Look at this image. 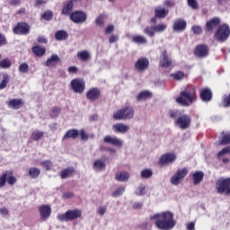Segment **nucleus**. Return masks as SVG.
Wrapping results in <instances>:
<instances>
[{"mask_svg":"<svg viewBox=\"0 0 230 230\" xmlns=\"http://www.w3.org/2000/svg\"><path fill=\"white\" fill-rule=\"evenodd\" d=\"M150 220L154 222L157 229L160 230H172L177 226L175 215L170 211L154 214L150 217Z\"/></svg>","mask_w":230,"mask_h":230,"instance_id":"f257e3e1","label":"nucleus"},{"mask_svg":"<svg viewBox=\"0 0 230 230\" xmlns=\"http://www.w3.org/2000/svg\"><path fill=\"white\" fill-rule=\"evenodd\" d=\"M136 116V110L132 106L123 107L113 112L112 119L115 121H128Z\"/></svg>","mask_w":230,"mask_h":230,"instance_id":"f03ea898","label":"nucleus"},{"mask_svg":"<svg viewBox=\"0 0 230 230\" xmlns=\"http://www.w3.org/2000/svg\"><path fill=\"white\" fill-rule=\"evenodd\" d=\"M196 101L197 97H195V91H190L188 88L181 91V96L176 99L177 103L183 105V107H190V103H193Z\"/></svg>","mask_w":230,"mask_h":230,"instance_id":"7ed1b4c3","label":"nucleus"},{"mask_svg":"<svg viewBox=\"0 0 230 230\" xmlns=\"http://www.w3.org/2000/svg\"><path fill=\"white\" fill-rule=\"evenodd\" d=\"M82 217V211L79 209H70L65 214H58L57 218L59 222H73L78 220Z\"/></svg>","mask_w":230,"mask_h":230,"instance_id":"20e7f679","label":"nucleus"},{"mask_svg":"<svg viewBox=\"0 0 230 230\" xmlns=\"http://www.w3.org/2000/svg\"><path fill=\"white\" fill-rule=\"evenodd\" d=\"M230 29L226 24L221 25L218 27L217 31L215 33V39L217 42H225L229 39Z\"/></svg>","mask_w":230,"mask_h":230,"instance_id":"39448f33","label":"nucleus"},{"mask_svg":"<svg viewBox=\"0 0 230 230\" xmlns=\"http://www.w3.org/2000/svg\"><path fill=\"white\" fill-rule=\"evenodd\" d=\"M186 175H188V168L178 169L176 173L171 177V184L172 186H179L184 181Z\"/></svg>","mask_w":230,"mask_h":230,"instance_id":"423d86ee","label":"nucleus"},{"mask_svg":"<svg viewBox=\"0 0 230 230\" xmlns=\"http://www.w3.org/2000/svg\"><path fill=\"white\" fill-rule=\"evenodd\" d=\"M217 192L230 195V178L219 179L216 183Z\"/></svg>","mask_w":230,"mask_h":230,"instance_id":"0eeeda50","label":"nucleus"},{"mask_svg":"<svg viewBox=\"0 0 230 230\" xmlns=\"http://www.w3.org/2000/svg\"><path fill=\"white\" fill-rule=\"evenodd\" d=\"M70 87L76 94H82L85 91V81L80 78L73 79L70 83Z\"/></svg>","mask_w":230,"mask_h":230,"instance_id":"6e6552de","label":"nucleus"},{"mask_svg":"<svg viewBox=\"0 0 230 230\" xmlns=\"http://www.w3.org/2000/svg\"><path fill=\"white\" fill-rule=\"evenodd\" d=\"M14 35H30V24L20 22L13 29Z\"/></svg>","mask_w":230,"mask_h":230,"instance_id":"1a4fd4ad","label":"nucleus"},{"mask_svg":"<svg viewBox=\"0 0 230 230\" xmlns=\"http://www.w3.org/2000/svg\"><path fill=\"white\" fill-rule=\"evenodd\" d=\"M175 125L181 130H186L190 128V125H191V117H190V115H181L177 118Z\"/></svg>","mask_w":230,"mask_h":230,"instance_id":"9d476101","label":"nucleus"},{"mask_svg":"<svg viewBox=\"0 0 230 230\" xmlns=\"http://www.w3.org/2000/svg\"><path fill=\"white\" fill-rule=\"evenodd\" d=\"M175 161H177V155L173 153H167L160 157L159 164L161 166H168L169 164H173Z\"/></svg>","mask_w":230,"mask_h":230,"instance_id":"9b49d317","label":"nucleus"},{"mask_svg":"<svg viewBox=\"0 0 230 230\" xmlns=\"http://www.w3.org/2000/svg\"><path fill=\"white\" fill-rule=\"evenodd\" d=\"M70 19L75 24H83L87 19V14L83 11H75L70 14Z\"/></svg>","mask_w":230,"mask_h":230,"instance_id":"f8f14e48","label":"nucleus"},{"mask_svg":"<svg viewBox=\"0 0 230 230\" xmlns=\"http://www.w3.org/2000/svg\"><path fill=\"white\" fill-rule=\"evenodd\" d=\"M148 66H150V61L146 58H139L137 61L135 63V69L138 71V73H143L148 69Z\"/></svg>","mask_w":230,"mask_h":230,"instance_id":"ddd939ff","label":"nucleus"},{"mask_svg":"<svg viewBox=\"0 0 230 230\" xmlns=\"http://www.w3.org/2000/svg\"><path fill=\"white\" fill-rule=\"evenodd\" d=\"M103 142L107 143L108 145H112L113 146H118L119 148L123 146V140L121 138L111 135L105 136L103 137Z\"/></svg>","mask_w":230,"mask_h":230,"instance_id":"4468645a","label":"nucleus"},{"mask_svg":"<svg viewBox=\"0 0 230 230\" xmlns=\"http://www.w3.org/2000/svg\"><path fill=\"white\" fill-rule=\"evenodd\" d=\"M112 130L115 134H127L130 130V126L123 122H118L112 125Z\"/></svg>","mask_w":230,"mask_h":230,"instance_id":"2eb2a0df","label":"nucleus"},{"mask_svg":"<svg viewBox=\"0 0 230 230\" xmlns=\"http://www.w3.org/2000/svg\"><path fill=\"white\" fill-rule=\"evenodd\" d=\"M195 55L199 58H206L209 55V49L206 45H199L195 49Z\"/></svg>","mask_w":230,"mask_h":230,"instance_id":"dca6fc26","label":"nucleus"},{"mask_svg":"<svg viewBox=\"0 0 230 230\" xmlns=\"http://www.w3.org/2000/svg\"><path fill=\"white\" fill-rule=\"evenodd\" d=\"M131 41L133 44H137V46H146L148 44V39L141 34H135L131 38Z\"/></svg>","mask_w":230,"mask_h":230,"instance_id":"f3484780","label":"nucleus"},{"mask_svg":"<svg viewBox=\"0 0 230 230\" xmlns=\"http://www.w3.org/2000/svg\"><path fill=\"white\" fill-rule=\"evenodd\" d=\"M39 209L41 220H48L51 216V207L49 205H42Z\"/></svg>","mask_w":230,"mask_h":230,"instance_id":"a211bd4d","label":"nucleus"},{"mask_svg":"<svg viewBox=\"0 0 230 230\" xmlns=\"http://www.w3.org/2000/svg\"><path fill=\"white\" fill-rule=\"evenodd\" d=\"M172 66V59L168 57V52L164 50L160 58V66L161 67H170Z\"/></svg>","mask_w":230,"mask_h":230,"instance_id":"6ab92c4d","label":"nucleus"},{"mask_svg":"<svg viewBox=\"0 0 230 230\" xmlns=\"http://www.w3.org/2000/svg\"><path fill=\"white\" fill-rule=\"evenodd\" d=\"M199 96L202 102H211V98H213V92H211L209 88H205L200 91Z\"/></svg>","mask_w":230,"mask_h":230,"instance_id":"aec40b11","label":"nucleus"},{"mask_svg":"<svg viewBox=\"0 0 230 230\" xmlns=\"http://www.w3.org/2000/svg\"><path fill=\"white\" fill-rule=\"evenodd\" d=\"M130 179V173L128 172H119L115 174V180L118 181V182H127Z\"/></svg>","mask_w":230,"mask_h":230,"instance_id":"412c9836","label":"nucleus"},{"mask_svg":"<svg viewBox=\"0 0 230 230\" xmlns=\"http://www.w3.org/2000/svg\"><path fill=\"white\" fill-rule=\"evenodd\" d=\"M186 21L179 19L174 22L172 30L174 31H184V30H186Z\"/></svg>","mask_w":230,"mask_h":230,"instance_id":"4be33fe9","label":"nucleus"},{"mask_svg":"<svg viewBox=\"0 0 230 230\" xmlns=\"http://www.w3.org/2000/svg\"><path fill=\"white\" fill-rule=\"evenodd\" d=\"M192 181H193L194 186H199V184L200 182H202V181H204V172H202V171H196L192 174Z\"/></svg>","mask_w":230,"mask_h":230,"instance_id":"5701e85b","label":"nucleus"},{"mask_svg":"<svg viewBox=\"0 0 230 230\" xmlns=\"http://www.w3.org/2000/svg\"><path fill=\"white\" fill-rule=\"evenodd\" d=\"M73 0H68L65 2L63 9H62V14L63 15H69L71 17V12H73Z\"/></svg>","mask_w":230,"mask_h":230,"instance_id":"b1692460","label":"nucleus"},{"mask_svg":"<svg viewBox=\"0 0 230 230\" xmlns=\"http://www.w3.org/2000/svg\"><path fill=\"white\" fill-rule=\"evenodd\" d=\"M169 12L170 11L168 9H165V8H163V7H156L155 9V15L158 19H164L168 15Z\"/></svg>","mask_w":230,"mask_h":230,"instance_id":"393cba45","label":"nucleus"},{"mask_svg":"<svg viewBox=\"0 0 230 230\" xmlns=\"http://www.w3.org/2000/svg\"><path fill=\"white\" fill-rule=\"evenodd\" d=\"M168 28V25L166 23H157L155 25L151 26V30L155 31V33H164Z\"/></svg>","mask_w":230,"mask_h":230,"instance_id":"a878e982","label":"nucleus"},{"mask_svg":"<svg viewBox=\"0 0 230 230\" xmlns=\"http://www.w3.org/2000/svg\"><path fill=\"white\" fill-rule=\"evenodd\" d=\"M60 62V58L57 54H52L49 58L47 59L45 66L51 67V66H57Z\"/></svg>","mask_w":230,"mask_h":230,"instance_id":"bb28decb","label":"nucleus"},{"mask_svg":"<svg viewBox=\"0 0 230 230\" xmlns=\"http://www.w3.org/2000/svg\"><path fill=\"white\" fill-rule=\"evenodd\" d=\"M87 98L92 102H94L100 98V90L98 88H92L87 92Z\"/></svg>","mask_w":230,"mask_h":230,"instance_id":"cd10ccee","label":"nucleus"},{"mask_svg":"<svg viewBox=\"0 0 230 230\" xmlns=\"http://www.w3.org/2000/svg\"><path fill=\"white\" fill-rule=\"evenodd\" d=\"M148 193V187L145 184H140L135 190V195L137 197H145Z\"/></svg>","mask_w":230,"mask_h":230,"instance_id":"c85d7f7f","label":"nucleus"},{"mask_svg":"<svg viewBox=\"0 0 230 230\" xmlns=\"http://www.w3.org/2000/svg\"><path fill=\"white\" fill-rule=\"evenodd\" d=\"M219 24H220V18L216 17L211 19L206 24L207 31H211L213 28H217V26H218Z\"/></svg>","mask_w":230,"mask_h":230,"instance_id":"c756f323","label":"nucleus"},{"mask_svg":"<svg viewBox=\"0 0 230 230\" xmlns=\"http://www.w3.org/2000/svg\"><path fill=\"white\" fill-rule=\"evenodd\" d=\"M9 109L19 110L22 107V100L21 99H13L7 103Z\"/></svg>","mask_w":230,"mask_h":230,"instance_id":"7c9ffc66","label":"nucleus"},{"mask_svg":"<svg viewBox=\"0 0 230 230\" xmlns=\"http://www.w3.org/2000/svg\"><path fill=\"white\" fill-rule=\"evenodd\" d=\"M93 168L95 172H103V170L107 168V164L105 162L99 159L94 161Z\"/></svg>","mask_w":230,"mask_h":230,"instance_id":"2f4dec72","label":"nucleus"},{"mask_svg":"<svg viewBox=\"0 0 230 230\" xmlns=\"http://www.w3.org/2000/svg\"><path fill=\"white\" fill-rule=\"evenodd\" d=\"M73 173H75V168L68 167L60 172L61 179H67L68 177H72Z\"/></svg>","mask_w":230,"mask_h":230,"instance_id":"473e14b6","label":"nucleus"},{"mask_svg":"<svg viewBox=\"0 0 230 230\" xmlns=\"http://www.w3.org/2000/svg\"><path fill=\"white\" fill-rule=\"evenodd\" d=\"M67 37H69V34L66 31H58L55 33L56 40H67Z\"/></svg>","mask_w":230,"mask_h":230,"instance_id":"72a5a7b5","label":"nucleus"},{"mask_svg":"<svg viewBox=\"0 0 230 230\" xmlns=\"http://www.w3.org/2000/svg\"><path fill=\"white\" fill-rule=\"evenodd\" d=\"M69 137L71 139H76V137H78V130L77 129L67 130L64 135L63 139H67Z\"/></svg>","mask_w":230,"mask_h":230,"instance_id":"f704fd0d","label":"nucleus"},{"mask_svg":"<svg viewBox=\"0 0 230 230\" xmlns=\"http://www.w3.org/2000/svg\"><path fill=\"white\" fill-rule=\"evenodd\" d=\"M32 53H34L36 57H42V55L46 53V49H44L40 45H36L32 47Z\"/></svg>","mask_w":230,"mask_h":230,"instance_id":"c9c22d12","label":"nucleus"},{"mask_svg":"<svg viewBox=\"0 0 230 230\" xmlns=\"http://www.w3.org/2000/svg\"><path fill=\"white\" fill-rule=\"evenodd\" d=\"M29 175L31 179H38L39 176L40 175V169L36 168V167H31L29 170Z\"/></svg>","mask_w":230,"mask_h":230,"instance_id":"e433bc0d","label":"nucleus"},{"mask_svg":"<svg viewBox=\"0 0 230 230\" xmlns=\"http://www.w3.org/2000/svg\"><path fill=\"white\" fill-rule=\"evenodd\" d=\"M9 82H10V75L8 74H4L3 79L0 83V91H3V89H5Z\"/></svg>","mask_w":230,"mask_h":230,"instance_id":"4c0bfd02","label":"nucleus"},{"mask_svg":"<svg viewBox=\"0 0 230 230\" xmlns=\"http://www.w3.org/2000/svg\"><path fill=\"white\" fill-rule=\"evenodd\" d=\"M125 186H120L118 187L112 193H111V197H113V199H118V197H121V195H123V193H125Z\"/></svg>","mask_w":230,"mask_h":230,"instance_id":"58836bf2","label":"nucleus"},{"mask_svg":"<svg viewBox=\"0 0 230 230\" xmlns=\"http://www.w3.org/2000/svg\"><path fill=\"white\" fill-rule=\"evenodd\" d=\"M154 175L152 169H144L140 172L141 179H150Z\"/></svg>","mask_w":230,"mask_h":230,"instance_id":"ea45409f","label":"nucleus"},{"mask_svg":"<svg viewBox=\"0 0 230 230\" xmlns=\"http://www.w3.org/2000/svg\"><path fill=\"white\" fill-rule=\"evenodd\" d=\"M230 144V133L223 132L219 145H229Z\"/></svg>","mask_w":230,"mask_h":230,"instance_id":"a19ab883","label":"nucleus"},{"mask_svg":"<svg viewBox=\"0 0 230 230\" xmlns=\"http://www.w3.org/2000/svg\"><path fill=\"white\" fill-rule=\"evenodd\" d=\"M151 97L152 93H150V91H143L137 95V99L138 100V102H142V100H146L147 98Z\"/></svg>","mask_w":230,"mask_h":230,"instance_id":"79ce46f5","label":"nucleus"},{"mask_svg":"<svg viewBox=\"0 0 230 230\" xmlns=\"http://www.w3.org/2000/svg\"><path fill=\"white\" fill-rule=\"evenodd\" d=\"M0 67L1 69H8L9 67H12V61L8 58L2 59L0 61Z\"/></svg>","mask_w":230,"mask_h":230,"instance_id":"37998d69","label":"nucleus"},{"mask_svg":"<svg viewBox=\"0 0 230 230\" xmlns=\"http://www.w3.org/2000/svg\"><path fill=\"white\" fill-rule=\"evenodd\" d=\"M44 136V132L36 130L32 133L31 137L34 141H39Z\"/></svg>","mask_w":230,"mask_h":230,"instance_id":"c03bdc74","label":"nucleus"},{"mask_svg":"<svg viewBox=\"0 0 230 230\" xmlns=\"http://www.w3.org/2000/svg\"><path fill=\"white\" fill-rule=\"evenodd\" d=\"M143 32L145 35H147V37H155V31L152 30V27L144 28Z\"/></svg>","mask_w":230,"mask_h":230,"instance_id":"a18cd8bd","label":"nucleus"},{"mask_svg":"<svg viewBox=\"0 0 230 230\" xmlns=\"http://www.w3.org/2000/svg\"><path fill=\"white\" fill-rule=\"evenodd\" d=\"M41 17L45 21H51L53 19V12H51V11H45L42 13Z\"/></svg>","mask_w":230,"mask_h":230,"instance_id":"49530a36","label":"nucleus"},{"mask_svg":"<svg viewBox=\"0 0 230 230\" xmlns=\"http://www.w3.org/2000/svg\"><path fill=\"white\" fill-rule=\"evenodd\" d=\"M19 71L20 73H28L29 69H30V66L28 65V63L23 62L19 66Z\"/></svg>","mask_w":230,"mask_h":230,"instance_id":"de8ad7c7","label":"nucleus"},{"mask_svg":"<svg viewBox=\"0 0 230 230\" xmlns=\"http://www.w3.org/2000/svg\"><path fill=\"white\" fill-rule=\"evenodd\" d=\"M227 154H230V146L224 147L221 151H219L217 157H224V155H227Z\"/></svg>","mask_w":230,"mask_h":230,"instance_id":"09e8293b","label":"nucleus"},{"mask_svg":"<svg viewBox=\"0 0 230 230\" xmlns=\"http://www.w3.org/2000/svg\"><path fill=\"white\" fill-rule=\"evenodd\" d=\"M77 58L83 60V62H85L87 60V50L79 51L77 53Z\"/></svg>","mask_w":230,"mask_h":230,"instance_id":"8fccbe9b","label":"nucleus"},{"mask_svg":"<svg viewBox=\"0 0 230 230\" xmlns=\"http://www.w3.org/2000/svg\"><path fill=\"white\" fill-rule=\"evenodd\" d=\"M40 164L46 170H51V166H53V163L51 162V160H45V161L41 162Z\"/></svg>","mask_w":230,"mask_h":230,"instance_id":"3c124183","label":"nucleus"},{"mask_svg":"<svg viewBox=\"0 0 230 230\" xmlns=\"http://www.w3.org/2000/svg\"><path fill=\"white\" fill-rule=\"evenodd\" d=\"M187 3L192 10H197L199 8V3H197V0H187Z\"/></svg>","mask_w":230,"mask_h":230,"instance_id":"603ef678","label":"nucleus"},{"mask_svg":"<svg viewBox=\"0 0 230 230\" xmlns=\"http://www.w3.org/2000/svg\"><path fill=\"white\" fill-rule=\"evenodd\" d=\"M171 76H172L174 80H182V78H184V73L179 71L174 74H172Z\"/></svg>","mask_w":230,"mask_h":230,"instance_id":"864d4df0","label":"nucleus"},{"mask_svg":"<svg viewBox=\"0 0 230 230\" xmlns=\"http://www.w3.org/2000/svg\"><path fill=\"white\" fill-rule=\"evenodd\" d=\"M8 179V173H4L0 176V188H3L6 184Z\"/></svg>","mask_w":230,"mask_h":230,"instance_id":"5fc2aeb1","label":"nucleus"},{"mask_svg":"<svg viewBox=\"0 0 230 230\" xmlns=\"http://www.w3.org/2000/svg\"><path fill=\"white\" fill-rule=\"evenodd\" d=\"M58 114H60V108L59 107H54L52 109V111L50 112L51 118H58Z\"/></svg>","mask_w":230,"mask_h":230,"instance_id":"6e6d98bb","label":"nucleus"},{"mask_svg":"<svg viewBox=\"0 0 230 230\" xmlns=\"http://www.w3.org/2000/svg\"><path fill=\"white\" fill-rule=\"evenodd\" d=\"M191 30L195 35H200L202 33V27L199 25L192 26Z\"/></svg>","mask_w":230,"mask_h":230,"instance_id":"4d7b16f0","label":"nucleus"},{"mask_svg":"<svg viewBox=\"0 0 230 230\" xmlns=\"http://www.w3.org/2000/svg\"><path fill=\"white\" fill-rule=\"evenodd\" d=\"M96 24H97V26H103V24H105V16L104 15H100L96 19Z\"/></svg>","mask_w":230,"mask_h":230,"instance_id":"13d9d810","label":"nucleus"},{"mask_svg":"<svg viewBox=\"0 0 230 230\" xmlns=\"http://www.w3.org/2000/svg\"><path fill=\"white\" fill-rule=\"evenodd\" d=\"M78 136L81 141H85V139H87V133H85V130L84 129L78 131Z\"/></svg>","mask_w":230,"mask_h":230,"instance_id":"bf43d9fd","label":"nucleus"},{"mask_svg":"<svg viewBox=\"0 0 230 230\" xmlns=\"http://www.w3.org/2000/svg\"><path fill=\"white\" fill-rule=\"evenodd\" d=\"M6 44H8V41L6 40V36L0 33V48H2V46H6Z\"/></svg>","mask_w":230,"mask_h":230,"instance_id":"052dcab7","label":"nucleus"},{"mask_svg":"<svg viewBox=\"0 0 230 230\" xmlns=\"http://www.w3.org/2000/svg\"><path fill=\"white\" fill-rule=\"evenodd\" d=\"M143 208V202L135 201L132 203V209H141Z\"/></svg>","mask_w":230,"mask_h":230,"instance_id":"680f3d73","label":"nucleus"},{"mask_svg":"<svg viewBox=\"0 0 230 230\" xmlns=\"http://www.w3.org/2000/svg\"><path fill=\"white\" fill-rule=\"evenodd\" d=\"M106 211H107V207H105V206L99 207V208L97 209V213L99 215H101V217H103V215H105Z\"/></svg>","mask_w":230,"mask_h":230,"instance_id":"e2e57ef3","label":"nucleus"},{"mask_svg":"<svg viewBox=\"0 0 230 230\" xmlns=\"http://www.w3.org/2000/svg\"><path fill=\"white\" fill-rule=\"evenodd\" d=\"M0 214L3 217H8L10 215V212L8 211V208H6V207H3L0 208Z\"/></svg>","mask_w":230,"mask_h":230,"instance_id":"0e129e2a","label":"nucleus"},{"mask_svg":"<svg viewBox=\"0 0 230 230\" xmlns=\"http://www.w3.org/2000/svg\"><path fill=\"white\" fill-rule=\"evenodd\" d=\"M114 30H115L114 25L110 24V25H108V26L106 27L105 33H106L107 35H109V34L112 33V31H114Z\"/></svg>","mask_w":230,"mask_h":230,"instance_id":"69168bd1","label":"nucleus"},{"mask_svg":"<svg viewBox=\"0 0 230 230\" xmlns=\"http://www.w3.org/2000/svg\"><path fill=\"white\" fill-rule=\"evenodd\" d=\"M73 197V192L71 191H66L63 193V199H71Z\"/></svg>","mask_w":230,"mask_h":230,"instance_id":"338daca9","label":"nucleus"},{"mask_svg":"<svg viewBox=\"0 0 230 230\" xmlns=\"http://www.w3.org/2000/svg\"><path fill=\"white\" fill-rule=\"evenodd\" d=\"M187 230H195V222H190L187 225Z\"/></svg>","mask_w":230,"mask_h":230,"instance_id":"774afa93","label":"nucleus"}]
</instances>
